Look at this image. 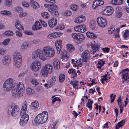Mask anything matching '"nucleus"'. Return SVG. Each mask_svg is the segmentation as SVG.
<instances>
[{"instance_id": "nucleus-47", "label": "nucleus", "mask_w": 129, "mask_h": 129, "mask_svg": "<svg viewBox=\"0 0 129 129\" xmlns=\"http://www.w3.org/2000/svg\"><path fill=\"white\" fill-rule=\"evenodd\" d=\"M65 26L62 24L59 25L55 28L56 30H61L64 28Z\"/></svg>"}, {"instance_id": "nucleus-13", "label": "nucleus", "mask_w": 129, "mask_h": 129, "mask_svg": "<svg viewBox=\"0 0 129 129\" xmlns=\"http://www.w3.org/2000/svg\"><path fill=\"white\" fill-rule=\"evenodd\" d=\"M74 29L75 31L81 33L84 32L86 29V26L84 25L77 26L75 27Z\"/></svg>"}, {"instance_id": "nucleus-3", "label": "nucleus", "mask_w": 129, "mask_h": 129, "mask_svg": "<svg viewBox=\"0 0 129 129\" xmlns=\"http://www.w3.org/2000/svg\"><path fill=\"white\" fill-rule=\"evenodd\" d=\"M48 118L47 112L44 111L38 114L36 116L35 121L37 124H42L45 123Z\"/></svg>"}, {"instance_id": "nucleus-15", "label": "nucleus", "mask_w": 129, "mask_h": 129, "mask_svg": "<svg viewBox=\"0 0 129 129\" xmlns=\"http://www.w3.org/2000/svg\"><path fill=\"white\" fill-rule=\"evenodd\" d=\"M104 4V2L101 0H95L93 3L92 7L93 9L94 7V9L97 7L102 5Z\"/></svg>"}, {"instance_id": "nucleus-52", "label": "nucleus", "mask_w": 129, "mask_h": 129, "mask_svg": "<svg viewBox=\"0 0 129 129\" xmlns=\"http://www.w3.org/2000/svg\"><path fill=\"white\" fill-rule=\"evenodd\" d=\"M129 35V31L128 30H125L124 34V37L125 39L127 38Z\"/></svg>"}, {"instance_id": "nucleus-56", "label": "nucleus", "mask_w": 129, "mask_h": 129, "mask_svg": "<svg viewBox=\"0 0 129 129\" xmlns=\"http://www.w3.org/2000/svg\"><path fill=\"white\" fill-rule=\"evenodd\" d=\"M102 50L104 53H108L110 50V49L108 47H105L103 48Z\"/></svg>"}, {"instance_id": "nucleus-32", "label": "nucleus", "mask_w": 129, "mask_h": 129, "mask_svg": "<svg viewBox=\"0 0 129 129\" xmlns=\"http://www.w3.org/2000/svg\"><path fill=\"white\" fill-rule=\"evenodd\" d=\"M107 11L108 15L112 14L113 12V8L111 6H108L107 7Z\"/></svg>"}, {"instance_id": "nucleus-34", "label": "nucleus", "mask_w": 129, "mask_h": 129, "mask_svg": "<svg viewBox=\"0 0 129 129\" xmlns=\"http://www.w3.org/2000/svg\"><path fill=\"white\" fill-rule=\"evenodd\" d=\"M105 80L107 82H109L108 79L107 75H106L103 76H102L101 81L102 83L104 85V81Z\"/></svg>"}, {"instance_id": "nucleus-33", "label": "nucleus", "mask_w": 129, "mask_h": 129, "mask_svg": "<svg viewBox=\"0 0 129 129\" xmlns=\"http://www.w3.org/2000/svg\"><path fill=\"white\" fill-rule=\"evenodd\" d=\"M117 102L118 106L119 108L123 107L124 106V104L122 103V100L121 99V96H120L118 100H117Z\"/></svg>"}, {"instance_id": "nucleus-64", "label": "nucleus", "mask_w": 129, "mask_h": 129, "mask_svg": "<svg viewBox=\"0 0 129 129\" xmlns=\"http://www.w3.org/2000/svg\"><path fill=\"white\" fill-rule=\"evenodd\" d=\"M45 87L47 88H48L50 87H51L52 86L49 83H48V84H44Z\"/></svg>"}, {"instance_id": "nucleus-16", "label": "nucleus", "mask_w": 129, "mask_h": 129, "mask_svg": "<svg viewBox=\"0 0 129 129\" xmlns=\"http://www.w3.org/2000/svg\"><path fill=\"white\" fill-rule=\"evenodd\" d=\"M57 20L55 18H52L48 21V25L50 27L53 28L55 26L57 23Z\"/></svg>"}, {"instance_id": "nucleus-60", "label": "nucleus", "mask_w": 129, "mask_h": 129, "mask_svg": "<svg viewBox=\"0 0 129 129\" xmlns=\"http://www.w3.org/2000/svg\"><path fill=\"white\" fill-rule=\"evenodd\" d=\"M57 123V121L53 125H52L51 127H49V129H55V127H56V124Z\"/></svg>"}, {"instance_id": "nucleus-45", "label": "nucleus", "mask_w": 129, "mask_h": 129, "mask_svg": "<svg viewBox=\"0 0 129 129\" xmlns=\"http://www.w3.org/2000/svg\"><path fill=\"white\" fill-rule=\"evenodd\" d=\"M56 77V76H53L50 79L49 83L52 86L53 84L55 83V82Z\"/></svg>"}, {"instance_id": "nucleus-22", "label": "nucleus", "mask_w": 129, "mask_h": 129, "mask_svg": "<svg viewBox=\"0 0 129 129\" xmlns=\"http://www.w3.org/2000/svg\"><path fill=\"white\" fill-rule=\"evenodd\" d=\"M91 48L93 50V52H91L92 54H94L97 50H98L97 43L95 41L93 42L92 43L91 45Z\"/></svg>"}, {"instance_id": "nucleus-7", "label": "nucleus", "mask_w": 129, "mask_h": 129, "mask_svg": "<svg viewBox=\"0 0 129 129\" xmlns=\"http://www.w3.org/2000/svg\"><path fill=\"white\" fill-rule=\"evenodd\" d=\"M13 80L11 78L7 79L3 84V87L4 90L6 91L10 90L13 87Z\"/></svg>"}, {"instance_id": "nucleus-43", "label": "nucleus", "mask_w": 129, "mask_h": 129, "mask_svg": "<svg viewBox=\"0 0 129 129\" xmlns=\"http://www.w3.org/2000/svg\"><path fill=\"white\" fill-rule=\"evenodd\" d=\"M12 4V0H5V5L7 7H9L11 6Z\"/></svg>"}, {"instance_id": "nucleus-23", "label": "nucleus", "mask_w": 129, "mask_h": 129, "mask_svg": "<svg viewBox=\"0 0 129 129\" xmlns=\"http://www.w3.org/2000/svg\"><path fill=\"white\" fill-rule=\"evenodd\" d=\"M122 9L120 7H118L116 9L115 16L117 18H120L122 16Z\"/></svg>"}, {"instance_id": "nucleus-18", "label": "nucleus", "mask_w": 129, "mask_h": 129, "mask_svg": "<svg viewBox=\"0 0 129 129\" xmlns=\"http://www.w3.org/2000/svg\"><path fill=\"white\" fill-rule=\"evenodd\" d=\"M30 5L32 8L37 9L40 7L39 4L36 1L31 0L30 1Z\"/></svg>"}, {"instance_id": "nucleus-10", "label": "nucleus", "mask_w": 129, "mask_h": 129, "mask_svg": "<svg viewBox=\"0 0 129 129\" xmlns=\"http://www.w3.org/2000/svg\"><path fill=\"white\" fill-rule=\"evenodd\" d=\"M41 67V63L39 61H36L31 64L30 68L33 71H37L39 70Z\"/></svg>"}, {"instance_id": "nucleus-42", "label": "nucleus", "mask_w": 129, "mask_h": 129, "mask_svg": "<svg viewBox=\"0 0 129 129\" xmlns=\"http://www.w3.org/2000/svg\"><path fill=\"white\" fill-rule=\"evenodd\" d=\"M41 15L42 17L45 19H47L49 17V14L46 12H44L42 13Z\"/></svg>"}, {"instance_id": "nucleus-27", "label": "nucleus", "mask_w": 129, "mask_h": 129, "mask_svg": "<svg viewBox=\"0 0 129 129\" xmlns=\"http://www.w3.org/2000/svg\"><path fill=\"white\" fill-rule=\"evenodd\" d=\"M86 34L87 36L90 39H95L97 37V36L94 33H90L89 31L87 32Z\"/></svg>"}, {"instance_id": "nucleus-25", "label": "nucleus", "mask_w": 129, "mask_h": 129, "mask_svg": "<svg viewBox=\"0 0 129 129\" xmlns=\"http://www.w3.org/2000/svg\"><path fill=\"white\" fill-rule=\"evenodd\" d=\"M68 51L70 52H72L75 49L74 46L70 44H68L66 45Z\"/></svg>"}, {"instance_id": "nucleus-40", "label": "nucleus", "mask_w": 129, "mask_h": 129, "mask_svg": "<svg viewBox=\"0 0 129 129\" xmlns=\"http://www.w3.org/2000/svg\"><path fill=\"white\" fill-rule=\"evenodd\" d=\"M13 34V32L11 31H5L4 33V35L6 36H12Z\"/></svg>"}, {"instance_id": "nucleus-8", "label": "nucleus", "mask_w": 129, "mask_h": 129, "mask_svg": "<svg viewBox=\"0 0 129 129\" xmlns=\"http://www.w3.org/2000/svg\"><path fill=\"white\" fill-rule=\"evenodd\" d=\"M97 22L98 25L102 27H105L107 24V21L106 19L101 17L97 18Z\"/></svg>"}, {"instance_id": "nucleus-54", "label": "nucleus", "mask_w": 129, "mask_h": 129, "mask_svg": "<svg viewBox=\"0 0 129 129\" xmlns=\"http://www.w3.org/2000/svg\"><path fill=\"white\" fill-rule=\"evenodd\" d=\"M41 41L39 39H37L36 40H33L31 41V42L33 44H38Z\"/></svg>"}, {"instance_id": "nucleus-30", "label": "nucleus", "mask_w": 129, "mask_h": 129, "mask_svg": "<svg viewBox=\"0 0 129 129\" xmlns=\"http://www.w3.org/2000/svg\"><path fill=\"white\" fill-rule=\"evenodd\" d=\"M125 120L123 119L119 122L116 126L115 129H118L119 128L121 127L124 125L125 123Z\"/></svg>"}, {"instance_id": "nucleus-29", "label": "nucleus", "mask_w": 129, "mask_h": 129, "mask_svg": "<svg viewBox=\"0 0 129 129\" xmlns=\"http://www.w3.org/2000/svg\"><path fill=\"white\" fill-rule=\"evenodd\" d=\"M29 43L28 42H25L23 43L21 47L20 50L22 51H23L26 49L28 47Z\"/></svg>"}, {"instance_id": "nucleus-36", "label": "nucleus", "mask_w": 129, "mask_h": 129, "mask_svg": "<svg viewBox=\"0 0 129 129\" xmlns=\"http://www.w3.org/2000/svg\"><path fill=\"white\" fill-rule=\"evenodd\" d=\"M70 84L72 85L74 88H75L78 86V81L76 80L73 81H71L70 82Z\"/></svg>"}, {"instance_id": "nucleus-11", "label": "nucleus", "mask_w": 129, "mask_h": 129, "mask_svg": "<svg viewBox=\"0 0 129 129\" xmlns=\"http://www.w3.org/2000/svg\"><path fill=\"white\" fill-rule=\"evenodd\" d=\"M11 61L10 56L8 55L4 56L2 58V64L5 66H8L11 63Z\"/></svg>"}, {"instance_id": "nucleus-49", "label": "nucleus", "mask_w": 129, "mask_h": 129, "mask_svg": "<svg viewBox=\"0 0 129 129\" xmlns=\"http://www.w3.org/2000/svg\"><path fill=\"white\" fill-rule=\"evenodd\" d=\"M79 33L77 34L75 33H73L72 34V37L74 39H76V40H78V35Z\"/></svg>"}, {"instance_id": "nucleus-1", "label": "nucleus", "mask_w": 129, "mask_h": 129, "mask_svg": "<svg viewBox=\"0 0 129 129\" xmlns=\"http://www.w3.org/2000/svg\"><path fill=\"white\" fill-rule=\"evenodd\" d=\"M54 49L49 46H46L43 48L42 50L38 49L33 52L32 58L33 60L38 58L42 60H45L46 59L45 56L51 57L54 56Z\"/></svg>"}, {"instance_id": "nucleus-28", "label": "nucleus", "mask_w": 129, "mask_h": 129, "mask_svg": "<svg viewBox=\"0 0 129 129\" xmlns=\"http://www.w3.org/2000/svg\"><path fill=\"white\" fill-rule=\"evenodd\" d=\"M58 41L57 42H56L55 43V46L57 50V52L58 53H59L60 52V51L61 49L62 48V47L61 45L60 44L58 43Z\"/></svg>"}, {"instance_id": "nucleus-31", "label": "nucleus", "mask_w": 129, "mask_h": 129, "mask_svg": "<svg viewBox=\"0 0 129 129\" xmlns=\"http://www.w3.org/2000/svg\"><path fill=\"white\" fill-rule=\"evenodd\" d=\"M128 72H123L122 74V82H124V81H126L128 79L129 77L128 76Z\"/></svg>"}, {"instance_id": "nucleus-4", "label": "nucleus", "mask_w": 129, "mask_h": 129, "mask_svg": "<svg viewBox=\"0 0 129 129\" xmlns=\"http://www.w3.org/2000/svg\"><path fill=\"white\" fill-rule=\"evenodd\" d=\"M20 110V109L17 105H10L8 107L7 114L9 115L15 116L19 113Z\"/></svg>"}, {"instance_id": "nucleus-17", "label": "nucleus", "mask_w": 129, "mask_h": 129, "mask_svg": "<svg viewBox=\"0 0 129 129\" xmlns=\"http://www.w3.org/2000/svg\"><path fill=\"white\" fill-rule=\"evenodd\" d=\"M42 25L38 21H37L34 25L32 26V29L33 30H36L40 29Z\"/></svg>"}, {"instance_id": "nucleus-48", "label": "nucleus", "mask_w": 129, "mask_h": 129, "mask_svg": "<svg viewBox=\"0 0 129 129\" xmlns=\"http://www.w3.org/2000/svg\"><path fill=\"white\" fill-rule=\"evenodd\" d=\"M64 16H69L71 14V12L70 11H65L63 13Z\"/></svg>"}, {"instance_id": "nucleus-26", "label": "nucleus", "mask_w": 129, "mask_h": 129, "mask_svg": "<svg viewBox=\"0 0 129 129\" xmlns=\"http://www.w3.org/2000/svg\"><path fill=\"white\" fill-rule=\"evenodd\" d=\"M27 106L26 105V102H24L23 104V105L22 106V109L20 111V115H22V113L23 112V113L25 112L27 110Z\"/></svg>"}, {"instance_id": "nucleus-2", "label": "nucleus", "mask_w": 129, "mask_h": 129, "mask_svg": "<svg viewBox=\"0 0 129 129\" xmlns=\"http://www.w3.org/2000/svg\"><path fill=\"white\" fill-rule=\"evenodd\" d=\"M24 90V87L23 83L19 82L13 87L12 90V95L16 96H21L23 95V92Z\"/></svg>"}, {"instance_id": "nucleus-21", "label": "nucleus", "mask_w": 129, "mask_h": 129, "mask_svg": "<svg viewBox=\"0 0 129 129\" xmlns=\"http://www.w3.org/2000/svg\"><path fill=\"white\" fill-rule=\"evenodd\" d=\"M43 68L46 70V71H47L49 73H50L52 72L53 67L51 65L48 64H46L45 66Z\"/></svg>"}, {"instance_id": "nucleus-14", "label": "nucleus", "mask_w": 129, "mask_h": 129, "mask_svg": "<svg viewBox=\"0 0 129 129\" xmlns=\"http://www.w3.org/2000/svg\"><path fill=\"white\" fill-rule=\"evenodd\" d=\"M90 55V52L88 50H86L81 55L83 61L85 62L87 61L88 58Z\"/></svg>"}, {"instance_id": "nucleus-38", "label": "nucleus", "mask_w": 129, "mask_h": 129, "mask_svg": "<svg viewBox=\"0 0 129 129\" xmlns=\"http://www.w3.org/2000/svg\"><path fill=\"white\" fill-rule=\"evenodd\" d=\"M93 103V102L91 101L90 99L88 100V102L86 104V107L88 108H89L90 110L92 109V105Z\"/></svg>"}, {"instance_id": "nucleus-55", "label": "nucleus", "mask_w": 129, "mask_h": 129, "mask_svg": "<svg viewBox=\"0 0 129 129\" xmlns=\"http://www.w3.org/2000/svg\"><path fill=\"white\" fill-rule=\"evenodd\" d=\"M78 6L76 4H74L72 6L71 8L74 11H75L76 10Z\"/></svg>"}, {"instance_id": "nucleus-5", "label": "nucleus", "mask_w": 129, "mask_h": 129, "mask_svg": "<svg viewBox=\"0 0 129 129\" xmlns=\"http://www.w3.org/2000/svg\"><path fill=\"white\" fill-rule=\"evenodd\" d=\"M44 6L48 8V10L52 14L57 16L58 15L59 13L57 11L58 7L56 5L53 3L45 4Z\"/></svg>"}, {"instance_id": "nucleus-19", "label": "nucleus", "mask_w": 129, "mask_h": 129, "mask_svg": "<svg viewBox=\"0 0 129 129\" xmlns=\"http://www.w3.org/2000/svg\"><path fill=\"white\" fill-rule=\"evenodd\" d=\"M85 20V17L84 16H80L78 18H76L75 20V22L76 23H80L84 21Z\"/></svg>"}, {"instance_id": "nucleus-46", "label": "nucleus", "mask_w": 129, "mask_h": 129, "mask_svg": "<svg viewBox=\"0 0 129 129\" xmlns=\"http://www.w3.org/2000/svg\"><path fill=\"white\" fill-rule=\"evenodd\" d=\"M65 76L63 74L60 75L59 77V80L60 82H63L64 80Z\"/></svg>"}, {"instance_id": "nucleus-61", "label": "nucleus", "mask_w": 129, "mask_h": 129, "mask_svg": "<svg viewBox=\"0 0 129 129\" xmlns=\"http://www.w3.org/2000/svg\"><path fill=\"white\" fill-rule=\"evenodd\" d=\"M31 83L34 85L37 86L38 84V82H37V81L34 79H33L31 81Z\"/></svg>"}, {"instance_id": "nucleus-9", "label": "nucleus", "mask_w": 129, "mask_h": 129, "mask_svg": "<svg viewBox=\"0 0 129 129\" xmlns=\"http://www.w3.org/2000/svg\"><path fill=\"white\" fill-rule=\"evenodd\" d=\"M29 118L28 115L26 114H23L22 115L20 121V124L21 126L25 125Z\"/></svg>"}, {"instance_id": "nucleus-20", "label": "nucleus", "mask_w": 129, "mask_h": 129, "mask_svg": "<svg viewBox=\"0 0 129 129\" xmlns=\"http://www.w3.org/2000/svg\"><path fill=\"white\" fill-rule=\"evenodd\" d=\"M53 63L54 69L56 70L59 69L60 68V63L59 60L58 59H54Z\"/></svg>"}, {"instance_id": "nucleus-41", "label": "nucleus", "mask_w": 129, "mask_h": 129, "mask_svg": "<svg viewBox=\"0 0 129 129\" xmlns=\"http://www.w3.org/2000/svg\"><path fill=\"white\" fill-rule=\"evenodd\" d=\"M0 13L2 14L6 15H10L11 14V13L10 12L5 10L1 11Z\"/></svg>"}, {"instance_id": "nucleus-37", "label": "nucleus", "mask_w": 129, "mask_h": 129, "mask_svg": "<svg viewBox=\"0 0 129 129\" xmlns=\"http://www.w3.org/2000/svg\"><path fill=\"white\" fill-rule=\"evenodd\" d=\"M77 41H82L85 39V37L84 35L81 34L79 33Z\"/></svg>"}, {"instance_id": "nucleus-58", "label": "nucleus", "mask_w": 129, "mask_h": 129, "mask_svg": "<svg viewBox=\"0 0 129 129\" xmlns=\"http://www.w3.org/2000/svg\"><path fill=\"white\" fill-rule=\"evenodd\" d=\"M123 2V0H116V4L117 5H120Z\"/></svg>"}, {"instance_id": "nucleus-24", "label": "nucleus", "mask_w": 129, "mask_h": 129, "mask_svg": "<svg viewBox=\"0 0 129 129\" xmlns=\"http://www.w3.org/2000/svg\"><path fill=\"white\" fill-rule=\"evenodd\" d=\"M15 26L19 30L22 29L24 30V29L23 27L21 26V24H20L19 21L18 20L16 21L15 23Z\"/></svg>"}, {"instance_id": "nucleus-59", "label": "nucleus", "mask_w": 129, "mask_h": 129, "mask_svg": "<svg viewBox=\"0 0 129 129\" xmlns=\"http://www.w3.org/2000/svg\"><path fill=\"white\" fill-rule=\"evenodd\" d=\"M104 64V61H103L102 60H101L98 61V65L102 66Z\"/></svg>"}, {"instance_id": "nucleus-57", "label": "nucleus", "mask_w": 129, "mask_h": 129, "mask_svg": "<svg viewBox=\"0 0 129 129\" xmlns=\"http://www.w3.org/2000/svg\"><path fill=\"white\" fill-rule=\"evenodd\" d=\"M6 52V50L3 48L0 49V54L1 55H4Z\"/></svg>"}, {"instance_id": "nucleus-6", "label": "nucleus", "mask_w": 129, "mask_h": 129, "mask_svg": "<svg viewBox=\"0 0 129 129\" xmlns=\"http://www.w3.org/2000/svg\"><path fill=\"white\" fill-rule=\"evenodd\" d=\"M22 57L21 54L17 53L14 56L13 64L16 68H19L21 65Z\"/></svg>"}, {"instance_id": "nucleus-63", "label": "nucleus", "mask_w": 129, "mask_h": 129, "mask_svg": "<svg viewBox=\"0 0 129 129\" xmlns=\"http://www.w3.org/2000/svg\"><path fill=\"white\" fill-rule=\"evenodd\" d=\"M114 30L115 28L113 27H111L108 30V32L110 34H111L113 33Z\"/></svg>"}, {"instance_id": "nucleus-50", "label": "nucleus", "mask_w": 129, "mask_h": 129, "mask_svg": "<svg viewBox=\"0 0 129 129\" xmlns=\"http://www.w3.org/2000/svg\"><path fill=\"white\" fill-rule=\"evenodd\" d=\"M9 39H6L2 42L3 44L4 45H6L8 44L10 41Z\"/></svg>"}, {"instance_id": "nucleus-44", "label": "nucleus", "mask_w": 129, "mask_h": 129, "mask_svg": "<svg viewBox=\"0 0 129 129\" xmlns=\"http://www.w3.org/2000/svg\"><path fill=\"white\" fill-rule=\"evenodd\" d=\"M68 73L71 74L73 75H75L76 76H77V74L75 70L73 69H70L68 71Z\"/></svg>"}, {"instance_id": "nucleus-35", "label": "nucleus", "mask_w": 129, "mask_h": 129, "mask_svg": "<svg viewBox=\"0 0 129 129\" xmlns=\"http://www.w3.org/2000/svg\"><path fill=\"white\" fill-rule=\"evenodd\" d=\"M43 68L41 73V75L44 77H46L48 75L49 73L47 71Z\"/></svg>"}, {"instance_id": "nucleus-53", "label": "nucleus", "mask_w": 129, "mask_h": 129, "mask_svg": "<svg viewBox=\"0 0 129 129\" xmlns=\"http://www.w3.org/2000/svg\"><path fill=\"white\" fill-rule=\"evenodd\" d=\"M16 10L19 13H21L23 12L22 9L20 7H18L16 8Z\"/></svg>"}, {"instance_id": "nucleus-51", "label": "nucleus", "mask_w": 129, "mask_h": 129, "mask_svg": "<svg viewBox=\"0 0 129 129\" xmlns=\"http://www.w3.org/2000/svg\"><path fill=\"white\" fill-rule=\"evenodd\" d=\"M113 95V94L112 93L111 94L110 96V100H111V103H112L114 101V99L116 96V94H115L114 95L113 98H112Z\"/></svg>"}, {"instance_id": "nucleus-39", "label": "nucleus", "mask_w": 129, "mask_h": 129, "mask_svg": "<svg viewBox=\"0 0 129 129\" xmlns=\"http://www.w3.org/2000/svg\"><path fill=\"white\" fill-rule=\"evenodd\" d=\"M26 91L27 94L29 95H32L34 93L33 90L30 88H28L26 89Z\"/></svg>"}, {"instance_id": "nucleus-62", "label": "nucleus", "mask_w": 129, "mask_h": 129, "mask_svg": "<svg viewBox=\"0 0 129 129\" xmlns=\"http://www.w3.org/2000/svg\"><path fill=\"white\" fill-rule=\"evenodd\" d=\"M52 34L53 38H54L59 37V34L58 33L55 32Z\"/></svg>"}, {"instance_id": "nucleus-12", "label": "nucleus", "mask_w": 129, "mask_h": 129, "mask_svg": "<svg viewBox=\"0 0 129 129\" xmlns=\"http://www.w3.org/2000/svg\"><path fill=\"white\" fill-rule=\"evenodd\" d=\"M39 104L37 101H35L32 103L30 106V110L31 113L36 111L38 110Z\"/></svg>"}]
</instances>
